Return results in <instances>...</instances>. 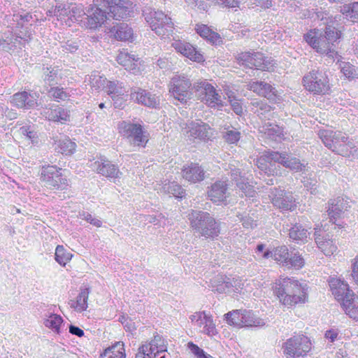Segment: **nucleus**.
Listing matches in <instances>:
<instances>
[{"mask_svg": "<svg viewBox=\"0 0 358 358\" xmlns=\"http://www.w3.org/2000/svg\"><path fill=\"white\" fill-rule=\"evenodd\" d=\"M133 30L125 23H120L115 28V36L120 41H129L133 38Z\"/></svg>", "mask_w": 358, "mask_h": 358, "instance_id": "37998d69", "label": "nucleus"}, {"mask_svg": "<svg viewBox=\"0 0 358 358\" xmlns=\"http://www.w3.org/2000/svg\"><path fill=\"white\" fill-rule=\"evenodd\" d=\"M341 34V32L334 27L329 24L326 26L324 36L326 37L327 41L331 43L332 45H336V44L338 43Z\"/></svg>", "mask_w": 358, "mask_h": 358, "instance_id": "6e6d98bb", "label": "nucleus"}, {"mask_svg": "<svg viewBox=\"0 0 358 358\" xmlns=\"http://www.w3.org/2000/svg\"><path fill=\"white\" fill-rule=\"evenodd\" d=\"M90 294V289L87 287L80 289L76 301L71 300L69 302L70 307L77 312L81 313L87 310V300Z\"/></svg>", "mask_w": 358, "mask_h": 358, "instance_id": "c756f323", "label": "nucleus"}, {"mask_svg": "<svg viewBox=\"0 0 358 358\" xmlns=\"http://www.w3.org/2000/svg\"><path fill=\"white\" fill-rule=\"evenodd\" d=\"M101 358H125V350L124 344L120 342L106 348L101 355Z\"/></svg>", "mask_w": 358, "mask_h": 358, "instance_id": "f704fd0d", "label": "nucleus"}, {"mask_svg": "<svg viewBox=\"0 0 358 358\" xmlns=\"http://www.w3.org/2000/svg\"><path fill=\"white\" fill-rule=\"evenodd\" d=\"M282 348L287 358H299L307 355L312 348V343L307 336L298 334L287 339Z\"/></svg>", "mask_w": 358, "mask_h": 358, "instance_id": "39448f33", "label": "nucleus"}, {"mask_svg": "<svg viewBox=\"0 0 358 358\" xmlns=\"http://www.w3.org/2000/svg\"><path fill=\"white\" fill-rule=\"evenodd\" d=\"M189 319L194 325L199 327H203V333L208 336H213L217 334V329L212 316L207 315L205 311L196 312L192 315Z\"/></svg>", "mask_w": 358, "mask_h": 358, "instance_id": "2eb2a0df", "label": "nucleus"}, {"mask_svg": "<svg viewBox=\"0 0 358 358\" xmlns=\"http://www.w3.org/2000/svg\"><path fill=\"white\" fill-rule=\"evenodd\" d=\"M229 325L243 327V310H234L224 315Z\"/></svg>", "mask_w": 358, "mask_h": 358, "instance_id": "de8ad7c7", "label": "nucleus"}, {"mask_svg": "<svg viewBox=\"0 0 358 358\" xmlns=\"http://www.w3.org/2000/svg\"><path fill=\"white\" fill-rule=\"evenodd\" d=\"M48 93L51 97L57 101H64L70 96L69 92L59 87H51Z\"/></svg>", "mask_w": 358, "mask_h": 358, "instance_id": "13d9d810", "label": "nucleus"}, {"mask_svg": "<svg viewBox=\"0 0 358 358\" xmlns=\"http://www.w3.org/2000/svg\"><path fill=\"white\" fill-rule=\"evenodd\" d=\"M192 83L185 75H176L171 78L169 92L174 99L181 103L186 102L192 96Z\"/></svg>", "mask_w": 358, "mask_h": 358, "instance_id": "6e6552de", "label": "nucleus"}, {"mask_svg": "<svg viewBox=\"0 0 358 358\" xmlns=\"http://www.w3.org/2000/svg\"><path fill=\"white\" fill-rule=\"evenodd\" d=\"M193 89L201 101L205 102L208 106L214 108L222 106L221 95L215 88L206 81H199L194 83Z\"/></svg>", "mask_w": 358, "mask_h": 358, "instance_id": "1a4fd4ad", "label": "nucleus"}, {"mask_svg": "<svg viewBox=\"0 0 358 358\" xmlns=\"http://www.w3.org/2000/svg\"><path fill=\"white\" fill-rule=\"evenodd\" d=\"M90 85L92 89L94 90H99L101 88H106L107 82H108L106 78L101 76L99 73L94 72L90 76Z\"/></svg>", "mask_w": 358, "mask_h": 358, "instance_id": "864d4df0", "label": "nucleus"}, {"mask_svg": "<svg viewBox=\"0 0 358 358\" xmlns=\"http://www.w3.org/2000/svg\"><path fill=\"white\" fill-rule=\"evenodd\" d=\"M45 317L43 322L44 325L59 334L60 333V327L64 322L62 317L55 313H49Z\"/></svg>", "mask_w": 358, "mask_h": 358, "instance_id": "58836bf2", "label": "nucleus"}, {"mask_svg": "<svg viewBox=\"0 0 358 358\" xmlns=\"http://www.w3.org/2000/svg\"><path fill=\"white\" fill-rule=\"evenodd\" d=\"M220 279L221 283L217 285V291L219 292H225L229 291V289L237 285V280H234V278H230L227 276H220L219 278Z\"/></svg>", "mask_w": 358, "mask_h": 358, "instance_id": "4d7b16f0", "label": "nucleus"}, {"mask_svg": "<svg viewBox=\"0 0 358 358\" xmlns=\"http://www.w3.org/2000/svg\"><path fill=\"white\" fill-rule=\"evenodd\" d=\"M62 51L71 53L75 52L79 48L78 42L76 40H69L61 45Z\"/></svg>", "mask_w": 358, "mask_h": 358, "instance_id": "774afa93", "label": "nucleus"}, {"mask_svg": "<svg viewBox=\"0 0 358 358\" xmlns=\"http://www.w3.org/2000/svg\"><path fill=\"white\" fill-rule=\"evenodd\" d=\"M227 184L226 181L217 180L208 191V196L213 203H220L227 198Z\"/></svg>", "mask_w": 358, "mask_h": 358, "instance_id": "a878e982", "label": "nucleus"}, {"mask_svg": "<svg viewBox=\"0 0 358 358\" xmlns=\"http://www.w3.org/2000/svg\"><path fill=\"white\" fill-rule=\"evenodd\" d=\"M130 99L135 103L150 108H157L159 105V96L150 92L137 87L131 88Z\"/></svg>", "mask_w": 358, "mask_h": 358, "instance_id": "4468645a", "label": "nucleus"}, {"mask_svg": "<svg viewBox=\"0 0 358 358\" xmlns=\"http://www.w3.org/2000/svg\"><path fill=\"white\" fill-rule=\"evenodd\" d=\"M243 327H263L264 321L256 317L253 313L246 310H243Z\"/></svg>", "mask_w": 358, "mask_h": 358, "instance_id": "c03bdc74", "label": "nucleus"}, {"mask_svg": "<svg viewBox=\"0 0 358 358\" xmlns=\"http://www.w3.org/2000/svg\"><path fill=\"white\" fill-rule=\"evenodd\" d=\"M189 136L194 138L201 140L208 139L210 134V127L201 120L192 121L188 124Z\"/></svg>", "mask_w": 358, "mask_h": 358, "instance_id": "393cba45", "label": "nucleus"}, {"mask_svg": "<svg viewBox=\"0 0 358 358\" xmlns=\"http://www.w3.org/2000/svg\"><path fill=\"white\" fill-rule=\"evenodd\" d=\"M106 91L107 94L111 96V95H124L127 93L123 85L119 81H108L106 86Z\"/></svg>", "mask_w": 358, "mask_h": 358, "instance_id": "3c124183", "label": "nucleus"}, {"mask_svg": "<svg viewBox=\"0 0 358 358\" xmlns=\"http://www.w3.org/2000/svg\"><path fill=\"white\" fill-rule=\"evenodd\" d=\"M109 17L106 7L98 5L96 0H94V3L90 5L87 10L85 24L89 29H96L101 27Z\"/></svg>", "mask_w": 358, "mask_h": 358, "instance_id": "f8f14e48", "label": "nucleus"}, {"mask_svg": "<svg viewBox=\"0 0 358 358\" xmlns=\"http://www.w3.org/2000/svg\"><path fill=\"white\" fill-rule=\"evenodd\" d=\"M274 294L285 306H292L305 303L307 299V285L289 278H280L273 287Z\"/></svg>", "mask_w": 358, "mask_h": 358, "instance_id": "f257e3e1", "label": "nucleus"}, {"mask_svg": "<svg viewBox=\"0 0 358 358\" xmlns=\"http://www.w3.org/2000/svg\"><path fill=\"white\" fill-rule=\"evenodd\" d=\"M274 63L271 58L266 57L261 52H255L252 68L262 71H271L274 66Z\"/></svg>", "mask_w": 358, "mask_h": 358, "instance_id": "72a5a7b5", "label": "nucleus"}, {"mask_svg": "<svg viewBox=\"0 0 358 358\" xmlns=\"http://www.w3.org/2000/svg\"><path fill=\"white\" fill-rule=\"evenodd\" d=\"M182 173L183 178L193 183L202 181L205 178L204 170L197 164L192 163L185 167Z\"/></svg>", "mask_w": 358, "mask_h": 358, "instance_id": "bb28decb", "label": "nucleus"}, {"mask_svg": "<svg viewBox=\"0 0 358 358\" xmlns=\"http://www.w3.org/2000/svg\"><path fill=\"white\" fill-rule=\"evenodd\" d=\"M44 81L50 85L57 84L62 78L60 70L57 67L43 68Z\"/></svg>", "mask_w": 358, "mask_h": 358, "instance_id": "a19ab883", "label": "nucleus"}, {"mask_svg": "<svg viewBox=\"0 0 358 358\" xmlns=\"http://www.w3.org/2000/svg\"><path fill=\"white\" fill-rule=\"evenodd\" d=\"M76 143L71 141L69 138H65L60 139L57 143L56 150L59 152L64 155H71L76 150Z\"/></svg>", "mask_w": 358, "mask_h": 358, "instance_id": "49530a36", "label": "nucleus"}, {"mask_svg": "<svg viewBox=\"0 0 358 358\" xmlns=\"http://www.w3.org/2000/svg\"><path fill=\"white\" fill-rule=\"evenodd\" d=\"M110 98L115 108H124L127 100V94L125 93L124 95H111Z\"/></svg>", "mask_w": 358, "mask_h": 358, "instance_id": "338daca9", "label": "nucleus"}, {"mask_svg": "<svg viewBox=\"0 0 358 358\" xmlns=\"http://www.w3.org/2000/svg\"><path fill=\"white\" fill-rule=\"evenodd\" d=\"M196 33L203 38L212 43H216L220 39V35L210 29L207 25L197 24L196 27Z\"/></svg>", "mask_w": 358, "mask_h": 358, "instance_id": "e433bc0d", "label": "nucleus"}, {"mask_svg": "<svg viewBox=\"0 0 358 358\" xmlns=\"http://www.w3.org/2000/svg\"><path fill=\"white\" fill-rule=\"evenodd\" d=\"M252 110L260 118H269L271 107L264 101H253L251 103Z\"/></svg>", "mask_w": 358, "mask_h": 358, "instance_id": "a18cd8bd", "label": "nucleus"}, {"mask_svg": "<svg viewBox=\"0 0 358 358\" xmlns=\"http://www.w3.org/2000/svg\"><path fill=\"white\" fill-rule=\"evenodd\" d=\"M304 263L303 258L298 252H292L289 255L288 259L285 262V266L299 269L303 266Z\"/></svg>", "mask_w": 358, "mask_h": 358, "instance_id": "603ef678", "label": "nucleus"}, {"mask_svg": "<svg viewBox=\"0 0 358 358\" xmlns=\"http://www.w3.org/2000/svg\"><path fill=\"white\" fill-rule=\"evenodd\" d=\"M38 96L36 93L20 92L13 95L11 103L18 108L30 109L37 105Z\"/></svg>", "mask_w": 358, "mask_h": 358, "instance_id": "f3484780", "label": "nucleus"}, {"mask_svg": "<svg viewBox=\"0 0 358 358\" xmlns=\"http://www.w3.org/2000/svg\"><path fill=\"white\" fill-rule=\"evenodd\" d=\"M277 152L268 151L266 152L263 155L259 157L257 160V166L260 171L264 173L268 176H273L275 173V164L277 163L273 155Z\"/></svg>", "mask_w": 358, "mask_h": 358, "instance_id": "b1692460", "label": "nucleus"}, {"mask_svg": "<svg viewBox=\"0 0 358 358\" xmlns=\"http://www.w3.org/2000/svg\"><path fill=\"white\" fill-rule=\"evenodd\" d=\"M310 234L302 225L296 224L289 229V238L296 241H305Z\"/></svg>", "mask_w": 358, "mask_h": 358, "instance_id": "79ce46f5", "label": "nucleus"}, {"mask_svg": "<svg viewBox=\"0 0 358 358\" xmlns=\"http://www.w3.org/2000/svg\"><path fill=\"white\" fill-rule=\"evenodd\" d=\"M269 197L273 206L282 210H292L296 206L292 194L281 189H271Z\"/></svg>", "mask_w": 358, "mask_h": 358, "instance_id": "ddd939ff", "label": "nucleus"}, {"mask_svg": "<svg viewBox=\"0 0 358 358\" xmlns=\"http://www.w3.org/2000/svg\"><path fill=\"white\" fill-rule=\"evenodd\" d=\"M288 248L285 245H282L275 248L273 251H266L263 254L264 258L273 257L275 261L280 262L283 266H285V262L289 257Z\"/></svg>", "mask_w": 358, "mask_h": 358, "instance_id": "2f4dec72", "label": "nucleus"}, {"mask_svg": "<svg viewBox=\"0 0 358 358\" xmlns=\"http://www.w3.org/2000/svg\"><path fill=\"white\" fill-rule=\"evenodd\" d=\"M31 33L23 34L22 31H20L19 36H16L15 38L12 37L9 38L11 48L13 47H17L18 45L22 44V41L25 42L28 41L29 40H31Z\"/></svg>", "mask_w": 358, "mask_h": 358, "instance_id": "680f3d73", "label": "nucleus"}, {"mask_svg": "<svg viewBox=\"0 0 358 358\" xmlns=\"http://www.w3.org/2000/svg\"><path fill=\"white\" fill-rule=\"evenodd\" d=\"M345 17L352 22H358V2L344 5L341 9Z\"/></svg>", "mask_w": 358, "mask_h": 358, "instance_id": "ea45409f", "label": "nucleus"}, {"mask_svg": "<svg viewBox=\"0 0 358 358\" xmlns=\"http://www.w3.org/2000/svg\"><path fill=\"white\" fill-rule=\"evenodd\" d=\"M316 46V51L317 52L325 55L332 62L335 61V59L337 58L338 53L334 49L336 45H332L331 43H329L326 37H320L318 44Z\"/></svg>", "mask_w": 358, "mask_h": 358, "instance_id": "c85d7f7f", "label": "nucleus"}, {"mask_svg": "<svg viewBox=\"0 0 358 358\" xmlns=\"http://www.w3.org/2000/svg\"><path fill=\"white\" fill-rule=\"evenodd\" d=\"M187 346L191 352L197 358H212L210 355L206 354L203 350L193 343H188Z\"/></svg>", "mask_w": 358, "mask_h": 358, "instance_id": "e2e57ef3", "label": "nucleus"}, {"mask_svg": "<svg viewBox=\"0 0 358 358\" xmlns=\"http://www.w3.org/2000/svg\"><path fill=\"white\" fill-rule=\"evenodd\" d=\"M97 4L106 7L108 15L115 20H123L130 17L132 2L130 0H96Z\"/></svg>", "mask_w": 358, "mask_h": 358, "instance_id": "0eeeda50", "label": "nucleus"}, {"mask_svg": "<svg viewBox=\"0 0 358 358\" xmlns=\"http://www.w3.org/2000/svg\"><path fill=\"white\" fill-rule=\"evenodd\" d=\"M261 132L264 133L269 138L275 141H278L283 137L282 128L274 124H265L261 127Z\"/></svg>", "mask_w": 358, "mask_h": 358, "instance_id": "4c0bfd02", "label": "nucleus"}, {"mask_svg": "<svg viewBox=\"0 0 358 358\" xmlns=\"http://www.w3.org/2000/svg\"><path fill=\"white\" fill-rule=\"evenodd\" d=\"M328 205V215L329 216L330 221L334 224L336 223L333 222V219L339 217L350 207L349 202L343 197L331 199Z\"/></svg>", "mask_w": 358, "mask_h": 358, "instance_id": "5701e85b", "label": "nucleus"}, {"mask_svg": "<svg viewBox=\"0 0 358 358\" xmlns=\"http://www.w3.org/2000/svg\"><path fill=\"white\" fill-rule=\"evenodd\" d=\"M343 308L350 318L358 322V302L355 298L352 300H345Z\"/></svg>", "mask_w": 358, "mask_h": 358, "instance_id": "8fccbe9b", "label": "nucleus"}, {"mask_svg": "<svg viewBox=\"0 0 358 358\" xmlns=\"http://www.w3.org/2000/svg\"><path fill=\"white\" fill-rule=\"evenodd\" d=\"M236 185L245 196L252 197L254 196L255 190L252 186L246 182L245 178L238 181Z\"/></svg>", "mask_w": 358, "mask_h": 358, "instance_id": "052dcab7", "label": "nucleus"}, {"mask_svg": "<svg viewBox=\"0 0 358 358\" xmlns=\"http://www.w3.org/2000/svg\"><path fill=\"white\" fill-rule=\"evenodd\" d=\"M223 138L228 143H236L241 138V133L236 128L231 126L224 127L222 131Z\"/></svg>", "mask_w": 358, "mask_h": 358, "instance_id": "09e8293b", "label": "nucleus"}, {"mask_svg": "<svg viewBox=\"0 0 358 358\" xmlns=\"http://www.w3.org/2000/svg\"><path fill=\"white\" fill-rule=\"evenodd\" d=\"M248 89L270 100H274L277 96V90L270 84L262 81L250 82Z\"/></svg>", "mask_w": 358, "mask_h": 358, "instance_id": "4be33fe9", "label": "nucleus"}, {"mask_svg": "<svg viewBox=\"0 0 358 358\" xmlns=\"http://www.w3.org/2000/svg\"><path fill=\"white\" fill-rule=\"evenodd\" d=\"M277 163L282 164L283 166L289 169L292 171L299 172L305 171L306 170V165L301 163V161L294 157H292L288 153L283 152L273 155Z\"/></svg>", "mask_w": 358, "mask_h": 358, "instance_id": "a211bd4d", "label": "nucleus"}, {"mask_svg": "<svg viewBox=\"0 0 358 358\" xmlns=\"http://www.w3.org/2000/svg\"><path fill=\"white\" fill-rule=\"evenodd\" d=\"M332 294L335 298L341 301L342 307L345 300H352L354 298V293L349 289L348 285L339 278H333L329 281Z\"/></svg>", "mask_w": 358, "mask_h": 358, "instance_id": "dca6fc26", "label": "nucleus"}, {"mask_svg": "<svg viewBox=\"0 0 358 358\" xmlns=\"http://www.w3.org/2000/svg\"><path fill=\"white\" fill-rule=\"evenodd\" d=\"M176 50L189 59L200 62L203 61V55L189 43L185 41H176L173 43Z\"/></svg>", "mask_w": 358, "mask_h": 358, "instance_id": "412c9836", "label": "nucleus"}, {"mask_svg": "<svg viewBox=\"0 0 358 358\" xmlns=\"http://www.w3.org/2000/svg\"><path fill=\"white\" fill-rule=\"evenodd\" d=\"M55 256L56 262L63 266H65L72 257V255L70 252H67L63 245L57 246Z\"/></svg>", "mask_w": 358, "mask_h": 358, "instance_id": "5fc2aeb1", "label": "nucleus"}, {"mask_svg": "<svg viewBox=\"0 0 358 358\" xmlns=\"http://www.w3.org/2000/svg\"><path fill=\"white\" fill-rule=\"evenodd\" d=\"M45 115L49 120L55 122H65L67 121L69 117L68 112L59 106L49 108L45 112Z\"/></svg>", "mask_w": 358, "mask_h": 358, "instance_id": "c9c22d12", "label": "nucleus"}, {"mask_svg": "<svg viewBox=\"0 0 358 358\" xmlns=\"http://www.w3.org/2000/svg\"><path fill=\"white\" fill-rule=\"evenodd\" d=\"M314 236L318 248L326 256H331L336 252L337 246L329 234H325L320 229L315 231Z\"/></svg>", "mask_w": 358, "mask_h": 358, "instance_id": "6ab92c4d", "label": "nucleus"}, {"mask_svg": "<svg viewBox=\"0 0 358 358\" xmlns=\"http://www.w3.org/2000/svg\"><path fill=\"white\" fill-rule=\"evenodd\" d=\"M188 219L192 229L201 236L214 239L220 234V223L208 212L192 210Z\"/></svg>", "mask_w": 358, "mask_h": 358, "instance_id": "7ed1b4c3", "label": "nucleus"}, {"mask_svg": "<svg viewBox=\"0 0 358 358\" xmlns=\"http://www.w3.org/2000/svg\"><path fill=\"white\" fill-rule=\"evenodd\" d=\"M143 15L152 31L162 37L169 36L173 31V22L162 11L155 8H145L143 10Z\"/></svg>", "mask_w": 358, "mask_h": 358, "instance_id": "20e7f679", "label": "nucleus"}, {"mask_svg": "<svg viewBox=\"0 0 358 358\" xmlns=\"http://www.w3.org/2000/svg\"><path fill=\"white\" fill-rule=\"evenodd\" d=\"M142 345L148 347L147 350H148V358H155L157 354L166 350L165 346H155L156 345L150 344V343L144 344Z\"/></svg>", "mask_w": 358, "mask_h": 358, "instance_id": "69168bd1", "label": "nucleus"}, {"mask_svg": "<svg viewBox=\"0 0 358 358\" xmlns=\"http://www.w3.org/2000/svg\"><path fill=\"white\" fill-rule=\"evenodd\" d=\"M155 189L164 194H171L177 198H182L185 194L182 187L175 182H166L159 184Z\"/></svg>", "mask_w": 358, "mask_h": 358, "instance_id": "cd10ccee", "label": "nucleus"}, {"mask_svg": "<svg viewBox=\"0 0 358 358\" xmlns=\"http://www.w3.org/2000/svg\"><path fill=\"white\" fill-rule=\"evenodd\" d=\"M94 169H96L98 173L106 178H118L122 175L116 165L105 159L95 162L94 163Z\"/></svg>", "mask_w": 358, "mask_h": 358, "instance_id": "aec40b11", "label": "nucleus"}, {"mask_svg": "<svg viewBox=\"0 0 358 358\" xmlns=\"http://www.w3.org/2000/svg\"><path fill=\"white\" fill-rule=\"evenodd\" d=\"M120 133L134 145L145 147L148 138L140 124L122 122L118 126Z\"/></svg>", "mask_w": 358, "mask_h": 358, "instance_id": "9b49d317", "label": "nucleus"}, {"mask_svg": "<svg viewBox=\"0 0 358 358\" xmlns=\"http://www.w3.org/2000/svg\"><path fill=\"white\" fill-rule=\"evenodd\" d=\"M117 62L122 66H124L125 69L132 71L135 73L137 67V59L134 55L129 54L126 50H123L120 52L117 57Z\"/></svg>", "mask_w": 358, "mask_h": 358, "instance_id": "473e14b6", "label": "nucleus"}, {"mask_svg": "<svg viewBox=\"0 0 358 358\" xmlns=\"http://www.w3.org/2000/svg\"><path fill=\"white\" fill-rule=\"evenodd\" d=\"M318 136L324 145L336 154L350 157H355L357 152V149L354 143L341 131L321 129L318 132Z\"/></svg>", "mask_w": 358, "mask_h": 358, "instance_id": "f03ea898", "label": "nucleus"}, {"mask_svg": "<svg viewBox=\"0 0 358 358\" xmlns=\"http://www.w3.org/2000/svg\"><path fill=\"white\" fill-rule=\"evenodd\" d=\"M61 169L55 166H43L41 178L44 185L52 189H64L68 185V180L62 176Z\"/></svg>", "mask_w": 358, "mask_h": 358, "instance_id": "9d476101", "label": "nucleus"}, {"mask_svg": "<svg viewBox=\"0 0 358 358\" xmlns=\"http://www.w3.org/2000/svg\"><path fill=\"white\" fill-rule=\"evenodd\" d=\"M229 101L230 103V106L233 111L236 115H241L243 113V107L242 104L234 95L229 94L228 95Z\"/></svg>", "mask_w": 358, "mask_h": 358, "instance_id": "0e129e2a", "label": "nucleus"}, {"mask_svg": "<svg viewBox=\"0 0 358 358\" xmlns=\"http://www.w3.org/2000/svg\"><path fill=\"white\" fill-rule=\"evenodd\" d=\"M57 17L62 19V15H66L69 20L71 21H82L83 17L86 15L87 13L85 12L83 6L81 4L75 5L69 10L64 8L61 10L59 14H55Z\"/></svg>", "mask_w": 358, "mask_h": 358, "instance_id": "7c9ffc66", "label": "nucleus"}, {"mask_svg": "<svg viewBox=\"0 0 358 358\" xmlns=\"http://www.w3.org/2000/svg\"><path fill=\"white\" fill-rule=\"evenodd\" d=\"M305 88L315 94H325L330 90L329 80L326 71L313 70L303 78Z\"/></svg>", "mask_w": 358, "mask_h": 358, "instance_id": "423d86ee", "label": "nucleus"}, {"mask_svg": "<svg viewBox=\"0 0 358 358\" xmlns=\"http://www.w3.org/2000/svg\"><path fill=\"white\" fill-rule=\"evenodd\" d=\"M255 52H245L240 53L237 57V60L243 66L252 69Z\"/></svg>", "mask_w": 358, "mask_h": 358, "instance_id": "bf43d9fd", "label": "nucleus"}]
</instances>
